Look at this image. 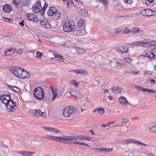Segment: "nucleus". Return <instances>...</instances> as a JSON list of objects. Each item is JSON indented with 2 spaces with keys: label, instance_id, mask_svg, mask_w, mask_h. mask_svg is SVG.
Instances as JSON below:
<instances>
[{
  "label": "nucleus",
  "instance_id": "nucleus-24",
  "mask_svg": "<svg viewBox=\"0 0 156 156\" xmlns=\"http://www.w3.org/2000/svg\"><path fill=\"white\" fill-rule=\"evenodd\" d=\"M29 76V74L26 71L23 69L22 73L20 75V78H28Z\"/></svg>",
  "mask_w": 156,
  "mask_h": 156
},
{
  "label": "nucleus",
  "instance_id": "nucleus-49",
  "mask_svg": "<svg viewBox=\"0 0 156 156\" xmlns=\"http://www.w3.org/2000/svg\"><path fill=\"white\" fill-rule=\"evenodd\" d=\"M12 90L17 92H19L20 91V89L19 87L15 86H14L12 88Z\"/></svg>",
  "mask_w": 156,
  "mask_h": 156
},
{
  "label": "nucleus",
  "instance_id": "nucleus-2",
  "mask_svg": "<svg viewBox=\"0 0 156 156\" xmlns=\"http://www.w3.org/2000/svg\"><path fill=\"white\" fill-rule=\"evenodd\" d=\"M33 94L35 98L39 100H41L44 96V91L40 87H37L34 89Z\"/></svg>",
  "mask_w": 156,
  "mask_h": 156
},
{
  "label": "nucleus",
  "instance_id": "nucleus-1",
  "mask_svg": "<svg viewBox=\"0 0 156 156\" xmlns=\"http://www.w3.org/2000/svg\"><path fill=\"white\" fill-rule=\"evenodd\" d=\"M76 138L74 136H65L64 144H76L78 145H82L87 147H89V145L85 143L76 141L77 140H76Z\"/></svg>",
  "mask_w": 156,
  "mask_h": 156
},
{
  "label": "nucleus",
  "instance_id": "nucleus-60",
  "mask_svg": "<svg viewBox=\"0 0 156 156\" xmlns=\"http://www.w3.org/2000/svg\"><path fill=\"white\" fill-rule=\"evenodd\" d=\"M47 6H48V4L46 3H44V6L43 7V8H42V12H43L45 11V9L46 8V7H47Z\"/></svg>",
  "mask_w": 156,
  "mask_h": 156
},
{
  "label": "nucleus",
  "instance_id": "nucleus-23",
  "mask_svg": "<svg viewBox=\"0 0 156 156\" xmlns=\"http://www.w3.org/2000/svg\"><path fill=\"white\" fill-rule=\"evenodd\" d=\"M40 24L42 26H43V28L48 29L50 27V25L47 23V21L46 20L44 19L40 21Z\"/></svg>",
  "mask_w": 156,
  "mask_h": 156
},
{
  "label": "nucleus",
  "instance_id": "nucleus-33",
  "mask_svg": "<svg viewBox=\"0 0 156 156\" xmlns=\"http://www.w3.org/2000/svg\"><path fill=\"white\" fill-rule=\"evenodd\" d=\"M149 43L148 40H144L143 41H138L136 42V43L140 46L144 47V44H147Z\"/></svg>",
  "mask_w": 156,
  "mask_h": 156
},
{
  "label": "nucleus",
  "instance_id": "nucleus-27",
  "mask_svg": "<svg viewBox=\"0 0 156 156\" xmlns=\"http://www.w3.org/2000/svg\"><path fill=\"white\" fill-rule=\"evenodd\" d=\"M3 11L7 13H9L11 10V7L8 5H4L3 8Z\"/></svg>",
  "mask_w": 156,
  "mask_h": 156
},
{
  "label": "nucleus",
  "instance_id": "nucleus-30",
  "mask_svg": "<svg viewBox=\"0 0 156 156\" xmlns=\"http://www.w3.org/2000/svg\"><path fill=\"white\" fill-rule=\"evenodd\" d=\"M80 13L84 16H88V12L85 9H81L79 11Z\"/></svg>",
  "mask_w": 156,
  "mask_h": 156
},
{
  "label": "nucleus",
  "instance_id": "nucleus-35",
  "mask_svg": "<svg viewBox=\"0 0 156 156\" xmlns=\"http://www.w3.org/2000/svg\"><path fill=\"white\" fill-rule=\"evenodd\" d=\"M76 51L78 53H79L80 54H83L85 52V50L82 48H80L79 47H76Z\"/></svg>",
  "mask_w": 156,
  "mask_h": 156
},
{
  "label": "nucleus",
  "instance_id": "nucleus-12",
  "mask_svg": "<svg viewBox=\"0 0 156 156\" xmlns=\"http://www.w3.org/2000/svg\"><path fill=\"white\" fill-rule=\"evenodd\" d=\"M141 55L151 59H153L154 58V55L151 52L147 51L143 52Z\"/></svg>",
  "mask_w": 156,
  "mask_h": 156
},
{
  "label": "nucleus",
  "instance_id": "nucleus-48",
  "mask_svg": "<svg viewBox=\"0 0 156 156\" xmlns=\"http://www.w3.org/2000/svg\"><path fill=\"white\" fill-rule=\"evenodd\" d=\"M105 112L104 109L102 108H98V113H101V114L104 113Z\"/></svg>",
  "mask_w": 156,
  "mask_h": 156
},
{
  "label": "nucleus",
  "instance_id": "nucleus-26",
  "mask_svg": "<svg viewBox=\"0 0 156 156\" xmlns=\"http://www.w3.org/2000/svg\"><path fill=\"white\" fill-rule=\"evenodd\" d=\"M120 102L123 105H126L128 103V101L126 98L124 96H122L120 97L119 99Z\"/></svg>",
  "mask_w": 156,
  "mask_h": 156
},
{
  "label": "nucleus",
  "instance_id": "nucleus-14",
  "mask_svg": "<svg viewBox=\"0 0 156 156\" xmlns=\"http://www.w3.org/2000/svg\"><path fill=\"white\" fill-rule=\"evenodd\" d=\"M31 2L30 0H23L22 2V5H20L21 9H22L26 7L27 8L29 7Z\"/></svg>",
  "mask_w": 156,
  "mask_h": 156
},
{
  "label": "nucleus",
  "instance_id": "nucleus-40",
  "mask_svg": "<svg viewBox=\"0 0 156 156\" xmlns=\"http://www.w3.org/2000/svg\"><path fill=\"white\" fill-rule=\"evenodd\" d=\"M33 6L38 7H41L40 1H38L35 2Z\"/></svg>",
  "mask_w": 156,
  "mask_h": 156
},
{
  "label": "nucleus",
  "instance_id": "nucleus-46",
  "mask_svg": "<svg viewBox=\"0 0 156 156\" xmlns=\"http://www.w3.org/2000/svg\"><path fill=\"white\" fill-rule=\"evenodd\" d=\"M97 0L98 1L102 3V4L103 5H104L107 4L108 3V1L106 0Z\"/></svg>",
  "mask_w": 156,
  "mask_h": 156
},
{
  "label": "nucleus",
  "instance_id": "nucleus-44",
  "mask_svg": "<svg viewBox=\"0 0 156 156\" xmlns=\"http://www.w3.org/2000/svg\"><path fill=\"white\" fill-rule=\"evenodd\" d=\"M150 131L151 132H156V125L151 127L150 128Z\"/></svg>",
  "mask_w": 156,
  "mask_h": 156
},
{
  "label": "nucleus",
  "instance_id": "nucleus-5",
  "mask_svg": "<svg viewBox=\"0 0 156 156\" xmlns=\"http://www.w3.org/2000/svg\"><path fill=\"white\" fill-rule=\"evenodd\" d=\"M76 111V109L73 107L70 106H68L63 109L62 114L64 116L68 117L74 114Z\"/></svg>",
  "mask_w": 156,
  "mask_h": 156
},
{
  "label": "nucleus",
  "instance_id": "nucleus-8",
  "mask_svg": "<svg viewBox=\"0 0 156 156\" xmlns=\"http://www.w3.org/2000/svg\"><path fill=\"white\" fill-rule=\"evenodd\" d=\"M140 13L144 16H150L155 14L156 12L150 9H144L141 10Z\"/></svg>",
  "mask_w": 156,
  "mask_h": 156
},
{
  "label": "nucleus",
  "instance_id": "nucleus-39",
  "mask_svg": "<svg viewBox=\"0 0 156 156\" xmlns=\"http://www.w3.org/2000/svg\"><path fill=\"white\" fill-rule=\"evenodd\" d=\"M51 132H54L55 133H60V131L57 129L55 128L54 127H51Z\"/></svg>",
  "mask_w": 156,
  "mask_h": 156
},
{
  "label": "nucleus",
  "instance_id": "nucleus-13",
  "mask_svg": "<svg viewBox=\"0 0 156 156\" xmlns=\"http://www.w3.org/2000/svg\"><path fill=\"white\" fill-rule=\"evenodd\" d=\"M113 148L109 149V148H106L105 147H102L101 148H94L93 150H98V151L101 152L102 153H105L106 152H109L112 150Z\"/></svg>",
  "mask_w": 156,
  "mask_h": 156
},
{
  "label": "nucleus",
  "instance_id": "nucleus-50",
  "mask_svg": "<svg viewBox=\"0 0 156 156\" xmlns=\"http://www.w3.org/2000/svg\"><path fill=\"white\" fill-rule=\"evenodd\" d=\"M86 140L88 141H91V138L89 136H83V140Z\"/></svg>",
  "mask_w": 156,
  "mask_h": 156
},
{
  "label": "nucleus",
  "instance_id": "nucleus-9",
  "mask_svg": "<svg viewBox=\"0 0 156 156\" xmlns=\"http://www.w3.org/2000/svg\"><path fill=\"white\" fill-rule=\"evenodd\" d=\"M11 98L9 94L3 95L0 97V99L2 102L5 105L10 100Z\"/></svg>",
  "mask_w": 156,
  "mask_h": 156
},
{
  "label": "nucleus",
  "instance_id": "nucleus-29",
  "mask_svg": "<svg viewBox=\"0 0 156 156\" xmlns=\"http://www.w3.org/2000/svg\"><path fill=\"white\" fill-rule=\"evenodd\" d=\"M76 73L77 74H82L84 75L87 74V73L86 71L85 70L83 69H77L76 71Z\"/></svg>",
  "mask_w": 156,
  "mask_h": 156
},
{
  "label": "nucleus",
  "instance_id": "nucleus-64",
  "mask_svg": "<svg viewBox=\"0 0 156 156\" xmlns=\"http://www.w3.org/2000/svg\"><path fill=\"white\" fill-rule=\"evenodd\" d=\"M151 53H152L154 55V56L156 57V49L154 48L153 49Z\"/></svg>",
  "mask_w": 156,
  "mask_h": 156
},
{
  "label": "nucleus",
  "instance_id": "nucleus-43",
  "mask_svg": "<svg viewBox=\"0 0 156 156\" xmlns=\"http://www.w3.org/2000/svg\"><path fill=\"white\" fill-rule=\"evenodd\" d=\"M129 121V119L126 118H123L122 119L121 121V123L122 124H125Z\"/></svg>",
  "mask_w": 156,
  "mask_h": 156
},
{
  "label": "nucleus",
  "instance_id": "nucleus-61",
  "mask_svg": "<svg viewBox=\"0 0 156 156\" xmlns=\"http://www.w3.org/2000/svg\"><path fill=\"white\" fill-rule=\"evenodd\" d=\"M23 51L20 49L16 51V53L17 54L21 55L23 53Z\"/></svg>",
  "mask_w": 156,
  "mask_h": 156
},
{
  "label": "nucleus",
  "instance_id": "nucleus-54",
  "mask_svg": "<svg viewBox=\"0 0 156 156\" xmlns=\"http://www.w3.org/2000/svg\"><path fill=\"white\" fill-rule=\"evenodd\" d=\"M122 32L125 34H127L130 32L129 30L126 28L123 30L122 31Z\"/></svg>",
  "mask_w": 156,
  "mask_h": 156
},
{
  "label": "nucleus",
  "instance_id": "nucleus-59",
  "mask_svg": "<svg viewBox=\"0 0 156 156\" xmlns=\"http://www.w3.org/2000/svg\"><path fill=\"white\" fill-rule=\"evenodd\" d=\"M145 74H147L148 75H151L152 74V72L147 70L144 71Z\"/></svg>",
  "mask_w": 156,
  "mask_h": 156
},
{
  "label": "nucleus",
  "instance_id": "nucleus-51",
  "mask_svg": "<svg viewBox=\"0 0 156 156\" xmlns=\"http://www.w3.org/2000/svg\"><path fill=\"white\" fill-rule=\"evenodd\" d=\"M75 137L76 138V140H77V139L83 140V136L79 135L76 136Z\"/></svg>",
  "mask_w": 156,
  "mask_h": 156
},
{
  "label": "nucleus",
  "instance_id": "nucleus-15",
  "mask_svg": "<svg viewBox=\"0 0 156 156\" xmlns=\"http://www.w3.org/2000/svg\"><path fill=\"white\" fill-rule=\"evenodd\" d=\"M16 51V48L7 49L4 51V55L6 56H9L13 55Z\"/></svg>",
  "mask_w": 156,
  "mask_h": 156
},
{
  "label": "nucleus",
  "instance_id": "nucleus-62",
  "mask_svg": "<svg viewBox=\"0 0 156 156\" xmlns=\"http://www.w3.org/2000/svg\"><path fill=\"white\" fill-rule=\"evenodd\" d=\"M17 153L18 154H21L23 156H24V151H17Z\"/></svg>",
  "mask_w": 156,
  "mask_h": 156
},
{
  "label": "nucleus",
  "instance_id": "nucleus-41",
  "mask_svg": "<svg viewBox=\"0 0 156 156\" xmlns=\"http://www.w3.org/2000/svg\"><path fill=\"white\" fill-rule=\"evenodd\" d=\"M70 83L72 84L75 86L76 87H77L79 85V83L78 82H76V81L74 80H72L70 82Z\"/></svg>",
  "mask_w": 156,
  "mask_h": 156
},
{
  "label": "nucleus",
  "instance_id": "nucleus-57",
  "mask_svg": "<svg viewBox=\"0 0 156 156\" xmlns=\"http://www.w3.org/2000/svg\"><path fill=\"white\" fill-rule=\"evenodd\" d=\"M149 43H147V44H150L151 45H154L156 44V41H151L150 42L148 41Z\"/></svg>",
  "mask_w": 156,
  "mask_h": 156
},
{
  "label": "nucleus",
  "instance_id": "nucleus-7",
  "mask_svg": "<svg viewBox=\"0 0 156 156\" xmlns=\"http://www.w3.org/2000/svg\"><path fill=\"white\" fill-rule=\"evenodd\" d=\"M124 144H127L131 143H134L136 144L140 145L141 146H146L147 144L141 142L137 140L132 139H128L124 140Z\"/></svg>",
  "mask_w": 156,
  "mask_h": 156
},
{
  "label": "nucleus",
  "instance_id": "nucleus-31",
  "mask_svg": "<svg viewBox=\"0 0 156 156\" xmlns=\"http://www.w3.org/2000/svg\"><path fill=\"white\" fill-rule=\"evenodd\" d=\"M134 87L136 89H137L139 90L140 91H142L143 92L145 91H147L148 89L147 88H144L143 87L135 85H134Z\"/></svg>",
  "mask_w": 156,
  "mask_h": 156
},
{
  "label": "nucleus",
  "instance_id": "nucleus-38",
  "mask_svg": "<svg viewBox=\"0 0 156 156\" xmlns=\"http://www.w3.org/2000/svg\"><path fill=\"white\" fill-rule=\"evenodd\" d=\"M54 15H55V18L57 19H59L61 17L60 13L57 11V10L56 12L55 13Z\"/></svg>",
  "mask_w": 156,
  "mask_h": 156
},
{
  "label": "nucleus",
  "instance_id": "nucleus-55",
  "mask_svg": "<svg viewBox=\"0 0 156 156\" xmlns=\"http://www.w3.org/2000/svg\"><path fill=\"white\" fill-rule=\"evenodd\" d=\"M133 31L135 33H137L139 31V29L137 27H135L133 28Z\"/></svg>",
  "mask_w": 156,
  "mask_h": 156
},
{
  "label": "nucleus",
  "instance_id": "nucleus-19",
  "mask_svg": "<svg viewBox=\"0 0 156 156\" xmlns=\"http://www.w3.org/2000/svg\"><path fill=\"white\" fill-rule=\"evenodd\" d=\"M50 88L52 92L53 95L52 101H53L55 99L57 96V90L56 88L54 86H51Z\"/></svg>",
  "mask_w": 156,
  "mask_h": 156
},
{
  "label": "nucleus",
  "instance_id": "nucleus-10",
  "mask_svg": "<svg viewBox=\"0 0 156 156\" xmlns=\"http://www.w3.org/2000/svg\"><path fill=\"white\" fill-rule=\"evenodd\" d=\"M115 50L122 54L126 53L128 52V48L126 46H119L115 48Z\"/></svg>",
  "mask_w": 156,
  "mask_h": 156
},
{
  "label": "nucleus",
  "instance_id": "nucleus-3",
  "mask_svg": "<svg viewBox=\"0 0 156 156\" xmlns=\"http://www.w3.org/2000/svg\"><path fill=\"white\" fill-rule=\"evenodd\" d=\"M75 27V24L72 21H67L64 23L63 28L65 32H69L73 30Z\"/></svg>",
  "mask_w": 156,
  "mask_h": 156
},
{
  "label": "nucleus",
  "instance_id": "nucleus-56",
  "mask_svg": "<svg viewBox=\"0 0 156 156\" xmlns=\"http://www.w3.org/2000/svg\"><path fill=\"white\" fill-rule=\"evenodd\" d=\"M122 31V30L119 28H117L115 29V34H118L120 33Z\"/></svg>",
  "mask_w": 156,
  "mask_h": 156
},
{
  "label": "nucleus",
  "instance_id": "nucleus-37",
  "mask_svg": "<svg viewBox=\"0 0 156 156\" xmlns=\"http://www.w3.org/2000/svg\"><path fill=\"white\" fill-rule=\"evenodd\" d=\"M18 68V73H17V76L20 78V75L21 74L23 69L20 67Z\"/></svg>",
  "mask_w": 156,
  "mask_h": 156
},
{
  "label": "nucleus",
  "instance_id": "nucleus-45",
  "mask_svg": "<svg viewBox=\"0 0 156 156\" xmlns=\"http://www.w3.org/2000/svg\"><path fill=\"white\" fill-rule=\"evenodd\" d=\"M66 3L67 5L69 7H73L74 6V4L72 0L69 1L68 2H67Z\"/></svg>",
  "mask_w": 156,
  "mask_h": 156
},
{
  "label": "nucleus",
  "instance_id": "nucleus-32",
  "mask_svg": "<svg viewBox=\"0 0 156 156\" xmlns=\"http://www.w3.org/2000/svg\"><path fill=\"white\" fill-rule=\"evenodd\" d=\"M149 43L148 40H144L143 41H138L136 42V43L140 46L144 47V44H147Z\"/></svg>",
  "mask_w": 156,
  "mask_h": 156
},
{
  "label": "nucleus",
  "instance_id": "nucleus-63",
  "mask_svg": "<svg viewBox=\"0 0 156 156\" xmlns=\"http://www.w3.org/2000/svg\"><path fill=\"white\" fill-rule=\"evenodd\" d=\"M42 115V116L44 118H45L47 117V115L46 113L44 112H41V116Z\"/></svg>",
  "mask_w": 156,
  "mask_h": 156
},
{
  "label": "nucleus",
  "instance_id": "nucleus-17",
  "mask_svg": "<svg viewBox=\"0 0 156 156\" xmlns=\"http://www.w3.org/2000/svg\"><path fill=\"white\" fill-rule=\"evenodd\" d=\"M19 67L16 66V67H14L12 66L9 69V71L12 73H13L14 75L16 76H17V73H18V68H19Z\"/></svg>",
  "mask_w": 156,
  "mask_h": 156
},
{
  "label": "nucleus",
  "instance_id": "nucleus-36",
  "mask_svg": "<svg viewBox=\"0 0 156 156\" xmlns=\"http://www.w3.org/2000/svg\"><path fill=\"white\" fill-rule=\"evenodd\" d=\"M35 152L24 151V156H31Z\"/></svg>",
  "mask_w": 156,
  "mask_h": 156
},
{
  "label": "nucleus",
  "instance_id": "nucleus-34",
  "mask_svg": "<svg viewBox=\"0 0 156 156\" xmlns=\"http://www.w3.org/2000/svg\"><path fill=\"white\" fill-rule=\"evenodd\" d=\"M34 115L36 117H39L41 116V111L38 109L34 110Z\"/></svg>",
  "mask_w": 156,
  "mask_h": 156
},
{
  "label": "nucleus",
  "instance_id": "nucleus-58",
  "mask_svg": "<svg viewBox=\"0 0 156 156\" xmlns=\"http://www.w3.org/2000/svg\"><path fill=\"white\" fill-rule=\"evenodd\" d=\"M43 129L45 130H46L48 131H51V128L48 127L47 126H44L43 127Z\"/></svg>",
  "mask_w": 156,
  "mask_h": 156
},
{
  "label": "nucleus",
  "instance_id": "nucleus-21",
  "mask_svg": "<svg viewBox=\"0 0 156 156\" xmlns=\"http://www.w3.org/2000/svg\"><path fill=\"white\" fill-rule=\"evenodd\" d=\"M54 57L51 58V59L53 61H59L60 62H62L63 61L62 56L58 55L56 54H55L54 55Z\"/></svg>",
  "mask_w": 156,
  "mask_h": 156
},
{
  "label": "nucleus",
  "instance_id": "nucleus-16",
  "mask_svg": "<svg viewBox=\"0 0 156 156\" xmlns=\"http://www.w3.org/2000/svg\"><path fill=\"white\" fill-rule=\"evenodd\" d=\"M85 22L86 20L82 19H81L79 20L77 23V26L79 27L78 28H84Z\"/></svg>",
  "mask_w": 156,
  "mask_h": 156
},
{
  "label": "nucleus",
  "instance_id": "nucleus-52",
  "mask_svg": "<svg viewBox=\"0 0 156 156\" xmlns=\"http://www.w3.org/2000/svg\"><path fill=\"white\" fill-rule=\"evenodd\" d=\"M124 2H125V4H130L133 2V0H123Z\"/></svg>",
  "mask_w": 156,
  "mask_h": 156
},
{
  "label": "nucleus",
  "instance_id": "nucleus-42",
  "mask_svg": "<svg viewBox=\"0 0 156 156\" xmlns=\"http://www.w3.org/2000/svg\"><path fill=\"white\" fill-rule=\"evenodd\" d=\"M20 2L21 0H13V4L17 6L19 5Z\"/></svg>",
  "mask_w": 156,
  "mask_h": 156
},
{
  "label": "nucleus",
  "instance_id": "nucleus-11",
  "mask_svg": "<svg viewBox=\"0 0 156 156\" xmlns=\"http://www.w3.org/2000/svg\"><path fill=\"white\" fill-rule=\"evenodd\" d=\"M86 30L84 28H78L74 31V33L78 36L84 35L86 34Z\"/></svg>",
  "mask_w": 156,
  "mask_h": 156
},
{
  "label": "nucleus",
  "instance_id": "nucleus-22",
  "mask_svg": "<svg viewBox=\"0 0 156 156\" xmlns=\"http://www.w3.org/2000/svg\"><path fill=\"white\" fill-rule=\"evenodd\" d=\"M56 9L55 7H50L48 11V14L49 16L53 15L56 12Z\"/></svg>",
  "mask_w": 156,
  "mask_h": 156
},
{
  "label": "nucleus",
  "instance_id": "nucleus-20",
  "mask_svg": "<svg viewBox=\"0 0 156 156\" xmlns=\"http://www.w3.org/2000/svg\"><path fill=\"white\" fill-rule=\"evenodd\" d=\"M69 92L71 95L74 96L77 98H80V96H78L76 94V93H79V94L80 92L78 91H76L75 89H71Z\"/></svg>",
  "mask_w": 156,
  "mask_h": 156
},
{
  "label": "nucleus",
  "instance_id": "nucleus-25",
  "mask_svg": "<svg viewBox=\"0 0 156 156\" xmlns=\"http://www.w3.org/2000/svg\"><path fill=\"white\" fill-rule=\"evenodd\" d=\"M122 89L116 86L112 88V90L114 93H118L121 92Z\"/></svg>",
  "mask_w": 156,
  "mask_h": 156
},
{
  "label": "nucleus",
  "instance_id": "nucleus-53",
  "mask_svg": "<svg viewBox=\"0 0 156 156\" xmlns=\"http://www.w3.org/2000/svg\"><path fill=\"white\" fill-rule=\"evenodd\" d=\"M42 54L41 53L38 51L36 53V57L39 58H41L42 56Z\"/></svg>",
  "mask_w": 156,
  "mask_h": 156
},
{
  "label": "nucleus",
  "instance_id": "nucleus-28",
  "mask_svg": "<svg viewBox=\"0 0 156 156\" xmlns=\"http://www.w3.org/2000/svg\"><path fill=\"white\" fill-rule=\"evenodd\" d=\"M31 9L33 12L35 13H37L40 11H42V7H35L32 6Z\"/></svg>",
  "mask_w": 156,
  "mask_h": 156
},
{
  "label": "nucleus",
  "instance_id": "nucleus-4",
  "mask_svg": "<svg viewBox=\"0 0 156 156\" xmlns=\"http://www.w3.org/2000/svg\"><path fill=\"white\" fill-rule=\"evenodd\" d=\"M65 136H57L49 135H46L44 136V139L56 141L64 144Z\"/></svg>",
  "mask_w": 156,
  "mask_h": 156
},
{
  "label": "nucleus",
  "instance_id": "nucleus-18",
  "mask_svg": "<svg viewBox=\"0 0 156 156\" xmlns=\"http://www.w3.org/2000/svg\"><path fill=\"white\" fill-rule=\"evenodd\" d=\"M36 16L33 14L27 13L26 15V18L28 20L34 21L36 18Z\"/></svg>",
  "mask_w": 156,
  "mask_h": 156
},
{
  "label": "nucleus",
  "instance_id": "nucleus-6",
  "mask_svg": "<svg viewBox=\"0 0 156 156\" xmlns=\"http://www.w3.org/2000/svg\"><path fill=\"white\" fill-rule=\"evenodd\" d=\"M5 106L8 112H12L17 108L16 103L12 100L10 99Z\"/></svg>",
  "mask_w": 156,
  "mask_h": 156
},
{
  "label": "nucleus",
  "instance_id": "nucleus-47",
  "mask_svg": "<svg viewBox=\"0 0 156 156\" xmlns=\"http://www.w3.org/2000/svg\"><path fill=\"white\" fill-rule=\"evenodd\" d=\"M124 60L125 62L128 63H131L132 61V59L129 58H125Z\"/></svg>",
  "mask_w": 156,
  "mask_h": 156
}]
</instances>
